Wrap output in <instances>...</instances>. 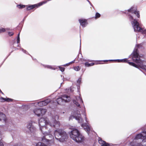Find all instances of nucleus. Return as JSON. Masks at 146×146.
I'll return each mask as SVG.
<instances>
[{
	"label": "nucleus",
	"instance_id": "1",
	"mask_svg": "<svg viewBox=\"0 0 146 146\" xmlns=\"http://www.w3.org/2000/svg\"><path fill=\"white\" fill-rule=\"evenodd\" d=\"M58 119L59 116L57 115L54 116L50 121L43 118H41L39 119L38 123L40 130L42 132H44L45 129L48 130V128L49 127H53L55 128L58 127L60 123L59 121H56Z\"/></svg>",
	"mask_w": 146,
	"mask_h": 146
},
{
	"label": "nucleus",
	"instance_id": "2",
	"mask_svg": "<svg viewBox=\"0 0 146 146\" xmlns=\"http://www.w3.org/2000/svg\"><path fill=\"white\" fill-rule=\"evenodd\" d=\"M139 45L136 46L135 48L130 55L129 58H131L133 61L137 64V65L135 63L131 62H128V63L130 65L134 66L139 69H142L146 71V65L145 64V62L144 60L141 59L140 56H139L137 52V48Z\"/></svg>",
	"mask_w": 146,
	"mask_h": 146
},
{
	"label": "nucleus",
	"instance_id": "3",
	"mask_svg": "<svg viewBox=\"0 0 146 146\" xmlns=\"http://www.w3.org/2000/svg\"><path fill=\"white\" fill-rule=\"evenodd\" d=\"M71 130L69 133L70 138L76 142L79 143L83 141L84 140V137L79 132L78 129L71 127L70 128Z\"/></svg>",
	"mask_w": 146,
	"mask_h": 146
},
{
	"label": "nucleus",
	"instance_id": "4",
	"mask_svg": "<svg viewBox=\"0 0 146 146\" xmlns=\"http://www.w3.org/2000/svg\"><path fill=\"white\" fill-rule=\"evenodd\" d=\"M56 139L60 142H63L68 138V135L66 132L61 129L56 130L54 131Z\"/></svg>",
	"mask_w": 146,
	"mask_h": 146
},
{
	"label": "nucleus",
	"instance_id": "5",
	"mask_svg": "<svg viewBox=\"0 0 146 146\" xmlns=\"http://www.w3.org/2000/svg\"><path fill=\"white\" fill-rule=\"evenodd\" d=\"M50 127L49 128V129L48 130V132L44 130V132H43V133H42L43 135L41 137V140L44 142L47 143L49 141L52 142L51 140L47 139V138H48V137L51 139L53 138V136L50 133L51 131L50 130ZM52 143L54 144L53 142H52Z\"/></svg>",
	"mask_w": 146,
	"mask_h": 146
},
{
	"label": "nucleus",
	"instance_id": "6",
	"mask_svg": "<svg viewBox=\"0 0 146 146\" xmlns=\"http://www.w3.org/2000/svg\"><path fill=\"white\" fill-rule=\"evenodd\" d=\"M72 118H75L78 121V123H82L83 122V120L81 117L80 112L79 111L75 112L73 116L70 117L69 119H70Z\"/></svg>",
	"mask_w": 146,
	"mask_h": 146
},
{
	"label": "nucleus",
	"instance_id": "7",
	"mask_svg": "<svg viewBox=\"0 0 146 146\" xmlns=\"http://www.w3.org/2000/svg\"><path fill=\"white\" fill-rule=\"evenodd\" d=\"M46 109L42 108H36L33 110V112L35 114L38 116L43 115L45 114L46 112Z\"/></svg>",
	"mask_w": 146,
	"mask_h": 146
},
{
	"label": "nucleus",
	"instance_id": "8",
	"mask_svg": "<svg viewBox=\"0 0 146 146\" xmlns=\"http://www.w3.org/2000/svg\"><path fill=\"white\" fill-rule=\"evenodd\" d=\"M35 123L34 122L30 121L27 123V127L29 133L33 132L35 130L36 128L33 125Z\"/></svg>",
	"mask_w": 146,
	"mask_h": 146
},
{
	"label": "nucleus",
	"instance_id": "9",
	"mask_svg": "<svg viewBox=\"0 0 146 146\" xmlns=\"http://www.w3.org/2000/svg\"><path fill=\"white\" fill-rule=\"evenodd\" d=\"M76 100H73V103L76 105L78 107L80 106V104L83 103L82 98L81 97V95L80 94V96H77L76 97Z\"/></svg>",
	"mask_w": 146,
	"mask_h": 146
},
{
	"label": "nucleus",
	"instance_id": "10",
	"mask_svg": "<svg viewBox=\"0 0 146 146\" xmlns=\"http://www.w3.org/2000/svg\"><path fill=\"white\" fill-rule=\"evenodd\" d=\"M50 99H47L44 101L40 102L38 103V105L39 106L42 107L46 105L51 102Z\"/></svg>",
	"mask_w": 146,
	"mask_h": 146
},
{
	"label": "nucleus",
	"instance_id": "11",
	"mask_svg": "<svg viewBox=\"0 0 146 146\" xmlns=\"http://www.w3.org/2000/svg\"><path fill=\"white\" fill-rule=\"evenodd\" d=\"M81 126L84 128L85 131L87 132L89 135V132L91 130V128L88 125L87 123L82 124H81Z\"/></svg>",
	"mask_w": 146,
	"mask_h": 146
},
{
	"label": "nucleus",
	"instance_id": "12",
	"mask_svg": "<svg viewBox=\"0 0 146 146\" xmlns=\"http://www.w3.org/2000/svg\"><path fill=\"white\" fill-rule=\"evenodd\" d=\"M61 97L64 102H68L70 101V97L66 95H62Z\"/></svg>",
	"mask_w": 146,
	"mask_h": 146
},
{
	"label": "nucleus",
	"instance_id": "13",
	"mask_svg": "<svg viewBox=\"0 0 146 146\" xmlns=\"http://www.w3.org/2000/svg\"><path fill=\"white\" fill-rule=\"evenodd\" d=\"M79 21L80 25L83 27H85L87 25V20L85 19H80Z\"/></svg>",
	"mask_w": 146,
	"mask_h": 146
},
{
	"label": "nucleus",
	"instance_id": "14",
	"mask_svg": "<svg viewBox=\"0 0 146 146\" xmlns=\"http://www.w3.org/2000/svg\"><path fill=\"white\" fill-rule=\"evenodd\" d=\"M6 120L5 115L2 112H0V121H3L5 123Z\"/></svg>",
	"mask_w": 146,
	"mask_h": 146
},
{
	"label": "nucleus",
	"instance_id": "15",
	"mask_svg": "<svg viewBox=\"0 0 146 146\" xmlns=\"http://www.w3.org/2000/svg\"><path fill=\"white\" fill-rule=\"evenodd\" d=\"M143 138H144V137L142 133V132L141 133L137 134L135 137L134 139V140H137L139 139H142Z\"/></svg>",
	"mask_w": 146,
	"mask_h": 146
},
{
	"label": "nucleus",
	"instance_id": "16",
	"mask_svg": "<svg viewBox=\"0 0 146 146\" xmlns=\"http://www.w3.org/2000/svg\"><path fill=\"white\" fill-rule=\"evenodd\" d=\"M137 141H136V142L135 143L134 141L131 142L130 145V146H142V142L141 144L140 143H137Z\"/></svg>",
	"mask_w": 146,
	"mask_h": 146
},
{
	"label": "nucleus",
	"instance_id": "17",
	"mask_svg": "<svg viewBox=\"0 0 146 146\" xmlns=\"http://www.w3.org/2000/svg\"><path fill=\"white\" fill-rule=\"evenodd\" d=\"M0 100L1 102H4L5 101L9 102L12 101V99L10 98H5L2 97H1L0 98Z\"/></svg>",
	"mask_w": 146,
	"mask_h": 146
},
{
	"label": "nucleus",
	"instance_id": "18",
	"mask_svg": "<svg viewBox=\"0 0 146 146\" xmlns=\"http://www.w3.org/2000/svg\"><path fill=\"white\" fill-rule=\"evenodd\" d=\"M56 101L58 104L60 105L62 104L64 102L61 97L58 98L56 100Z\"/></svg>",
	"mask_w": 146,
	"mask_h": 146
},
{
	"label": "nucleus",
	"instance_id": "19",
	"mask_svg": "<svg viewBox=\"0 0 146 146\" xmlns=\"http://www.w3.org/2000/svg\"><path fill=\"white\" fill-rule=\"evenodd\" d=\"M2 128V127L0 126V130H1V129ZM2 135L1 132L0 131V136H1ZM2 137H0V146H4L3 143L2 142L1 140V139H2Z\"/></svg>",
	"mask_w": 146,
	"mask_h": 146
},
{
	"label": "nucleus",
	"instance_id": "20",
	"mask_svg": "<svg viewBox=\"0 0 146 146\" xmlns=\"http://www.w3.org/2000/svg\"><path fill=\"white\" fill-rule=\"evenodd\" d=\"M36 6V5H31L28 6L27 8V10H29L31 9H33Z\"/></svg>",
	"mask_w": 146,
	"mask_h": 146
},
{
	"label": "nucleus",
	"instance_id": "21",
	"mask_svg": "<svg viewBox=\"0 0 146 146\" xmlns=\"http://www.w3.org/2000/svg\"><path fill=\"white\" fill-rule=\"evenodd\" d=\"M94 63H89L88 62H86L85 63V66H87V67H89L90 66H92L93 65H94Z\"/></svg>",
	"mask_w": 146,
	"mask_h": 146
},
{
	"label": "nucleus",
	"instance_id": "22",
	"mask_svg": "<svg viewBox=\"0 0 146 146\" xmlns=\"http://www.w3.org/2000/svg\"><path fill=\"white\" fill-rule=\"evenodd\" d=\"M36 146H47L44 143L40 142H39L38 143H37L36 145Z\"/></svg>",
	"mask_w": 146,
	"mask_h": 146
},
{
	"label": "nucleus",
	"instance_id": "23",
	"mask_svg": "<svg viewBox=\"0 0 146 146\" xmlns=\"http://www.w3.org/2000/svg\"><path fill=\"white\" fill-rule=\"evenodd\" d=\"M98 142H99V143H100V144H101V145H102L103 143H106L105 141L102 140V139L100 138H99Z\"/></svg>",
	"mask_w": 146,
	"mask_h": 146
},
{
	"label": "nucleus",
	"instance_id": "24",
	"mask_svg": "<svg viewBox=\"0 0 146 146\" xmlns=\"http://www.w3.org/2000/svg\"><path fill=\"white\" fill-rule=\"evenodd\" d=\"M17 7L19 9H22L24 8L25 5H17Z\"/></svg>",
	"mask_w": 146,
	"mask_h": 146
},
{
	"label": "nucleus",
	"instance_id": "25",
	"mask_svg": "<svg viewBox=\"0 0 146 146\" xmlns=\"http://www.w3.org/2000/svg\"><path fill=\"white\" fill-rule=\"evenodd\" d=\"M142 146H146V139H144L142 140Z\"/></svg>",
	"mask_w": 146,
	"mask_h": 146
},
{
	"label": "nucleus",
	"instance_id": "26",
	"mask_svg": "<svg viewBox=\"0 0 146 146\" xmlns=\"http://www.w3.org/2000/svg\"><path fill=\"white\" fill-rule=\"evenodd\" d=\"M6 31V29L5 28H1L0 29V34L3 33H4Z\"/></svg>",
	"mask_w": 146,
	"mask_h": 146
},
{
	"label": "nucleus",
	"instance_id": "27",
	"mask_svg": "<svg viewBox=\"0 0 146 146\" xmlns=\"http://www.w3.org/2000/svg\"><path fill=\"white\" fill-rule=\"evenodd\" d=\"M74 69L75 70L78 71L80 70V68L78 66L74 67Z\"/></svg>",
	"mask_w": 146,
	"mask_h": 146
},
{
	"label": "nucleus",
	"instance_id": "28",
	"mask_svg": "<svg viewBox=\"0 0 146 146\" xmlns=\"http://www.w3.org/2000/svg\"><path fill=\"white\" fill-rule=\"evenodd\" d=\"M100 16V15L98 13H96V14L95 19H97L99 18Z\"/></svg>",
	"mask_w": 146,
	"mask_h": 146
},
{
	"label": "nucleus",
	"instance_id": "29",
	"mask_svg": "<svg viewBox=\"0 0 146 146\" xmlns=\"http://www.w3.org/2000/svg\"><path fill=\"white\" fill-rule=\"evenodd\" d=\"M118 62H127V59L125 58L121 60H117Z\"/></svg>",
	"mask_w": 146,
	"mask_h": 146
},
{
	"label": "nucleus",
	"instance_id": "30",
	"mask_svg": "<svg viewBox=\"0 0 146 146\" xmlns=\"http://www.w3.org/2000/svg\"><path fill=\"white\" fill-rule=\"evenodd\" d=\"M19 35H20V33H19L18 34V35H17V42L18 43H19L20 42V41Z\"/></svg>",
	"mask_w": 146,
	"mask_h": 146
},
{
	"label": "nucleus",
	"instance_id": "31",
	"mask_svg": "<svg viewBox=\"0 0 146 146\" xmlns=\"http://www.w3.org/2000/svg\"><path fill=\"white\" fill-rule=\"evenodd\" d=\"M75 61V60H74L73 61H72L70 62L69 63H67V64H64V66H68L69 65H70V64L72 63H73Z\"/></svg>",
	"mask_w": 146,
	"mask_h": 146
},
{
	"label": "nucleus",
	"instance_id": "32",
	"mask_svg": "<svg viewBox=\"0 0 146 146\" xmlns=\"http://www.w3.org/2000/svg\"><path fill=\"white\" fill-rule=\"evenodd\" d=\"M59 68L60 69V70L62 72H63L65 70V68L63 67H61L60 66H59Z\"/></svg>",
	"mask_w": 146,
	"mask_h": 146
},
{
	"label": "nucleus",
	"instance_id": "33",
	"mask_svg": "<svg viewBox=\"0 0 146 146\" xmlns=\"http://www.w3.org/2000/svg\"><path fill=\"white\" fill-rule=\"evenodd\" d=\"M109 144L108 143L106 142L102 144L101 146H109Z\"/></svg>",
	"mask_w": 146,
	"mask_h": 146
},
{
	"label": "nucleus",
	"instance_id": "34",
	"mask_svg": "<svg viewBox=\"0 0 146 146\" xmlns=\"http://www.w3.org/2000/svg\"><path fill=\"white\" fill-rule=\"evenodd\" d=\"M81 81V78L80 77L78 78V80H77V83L78 84H80V83Z\"/></svg>",
	"mask_w": 146,
	"mask_h": 146
},
{
	"label": "nucleus",
	"instance_id": "35",
	"mask_svg": "<svg viewBox=\"0 0 146 146\" xmlns=\"http://www.w3.org/2000/svg\"><path fill=\"white\" fill-rule=\"evenodd\" d=\"M144 138L146 137V131H144L142 132Z\"/></svg>",
	"mask_w": 146,
	"mask_h": 146
},
{
	"label": "nucleus",
	"instance_id": "36",
	"mask_svg": "<svg viewBox=\"0 0 146 146\" xmlns=\"http://www.w3.org/2000/svg\"><path fill=\"white\" fill-rule=\"evenodd\" d=\"M46 67H47V68L49 69H54L55 70L54 68H53L51 66H49V65H47L46 66Z\"/></svg>",
	"mask_w": 146,
	"mask_h": 146
},
{
	"label": "nucleus",
	"instance_id": "37",
	"mask_svg": "<svg viewBox=\"0 0 146 146\" xmlns=\"http://www.w3.org/2000/svg\"><path fill=\"white\" fill-rule=\"evenodd\" d=\"M8 34L10 36L13 35L14 34V33L13 32H8Z\"/></svg>",
	"mask_w": 146,
	"mask_h": 146
},
{
	"label": "nucleus",
	"instance_id": "38",
	"mask_svg": "<svg viewBox=\"0 0 146 146\" xmlns=\"http://www.w3.org/2000/svg\"><path fill=\"white\" fill-rule=\"evenodd\" d=\"M21 50L24 53L26 54H28V52L26 50H24L23 48H21Z\"/></svg>",
	"mask_w": 146,
	"mask_h": 146
},
{
	"label": "nucleus",
	"instance_id": "39",
	"mask_svg": "<svg viewBox=\"0 0 146 146\" xmlns=\"http://www.w3.org/2000/svg\"><path fill=\"white\" fill-rule=\"evenodd\" d=\"M84 115L85 116V120L86 121V122L87 123V118H86V114L85 112L84 113Z\"/></svg>",
	"mask_w": 146,
	"mask_h": 146
},
{
	"label": "nucleus",
	"instance_id": "40",
	"mask_svg": "<svg viewBox=\"0 0 146 146\" xmlns=\"http://www.w3.org/2000/svg\"><path fill=\"white\" fill-rule=\"evenodd\" d=\"M5 29H6V31H9V30H10V28H5Z\"/></svg>",
	"mask_w": 146,
	"mask_h": 146
},
{
	"label": "nucleus",
	"instance_id": "41",
	"mask_svg": "<svg viewBox=\"0 0 146 146\" xmlns=\"http://www.w3.org/2000/svg\"><path fill=\"white\" fill-rule=\"evenodd\" d=\"M81 61H83V60L84 61H86V60H83L82 59H81Z\"/></svg>",
	"mask_w": 146,
	"mask_h": 146
},
{
	"label": "nucleus",
	"instance_id": "42",
	"mask_svg": "<svg viewBox=\"0 0 146 146\" xmlns=\"http://www.w3.org/2000/svg\"><path fill=\"white\" fill-rule=\"evenodd\" d=\"M87 0L88 1V2H89V3H90V4H91V2H90L89 1H88V0Z\"/></svg>",
	"mask_w": 146,
	"mask_h": 146
},
{
	"label": "nucleus",
	"instance_id": "43",
	"mask_svg": "<svg viewBox=\"0 0 146 146\" xmlns=\"http://www.w3.org/2000/svg\"><path fill=\"white\" fill-rule=\"evenodd\" d=\"M81 40H80V47H81Z\"/></svg>",
	"mask_w": 146,
	"mask_h": 146
},
{
	"label": "nucleus",
	"instance_id": "44",
	"mask_svg": "<svg viewBox=\"0 0 146 146\" xmlns=\"http://www.w3.org/2000/svg\"><path fill=\"white\" fill-rule=\"evenodd\" d=\"M109 60L110 61H113L114 60Z\"/></svg>",
	"mask_w": 146,
	"mask_h": 146
},
{
	"label": "nucleus",
	"instance_id": "45",
	"mask_svg": "<svg viewBox=\"0 0 146 146\" xmlns=\"http://www.w3.org/2000/svg\"><path fill=\"white\" fill-rule=\"evenodd\" d=\"M1 93L2 94H3V93L2 92H1Z\"/></svg>",
	"mask_w": 146,
	"mask_h": 146
},
{
	"label": "nucleus",
	"instance_id": "46",
	"mask_svg": "<svg viewBox=\"0 0 146 146\" xmlns=\"http://www.w3.org/2000/svg\"><path fill=\"white\" fill-rule=\"evenodd\" d=\"M89 3L92 5H92L91 3V4H90V3Z\"/></svg>",
	"mask_w": 146,
	"mask_h": 146
},
{
	"label": "nucleus",
	"instance_id": "47",
	"mask_svg": "<svg viewBox=\"0 0 146 146\" xmlns=\"http://www.w3.org/2000/svg\"><path fill=\"white\" fill-rule=\"evenodd\" d=\"M1 92L2 91L1 90H0V92Z\"/></svg>",
	"mask_w": 146,
	"mask_h": 146
},
{
	"label": "nucleus",
	"instance_id": "48",
	"mask_svg": "<svg viewBox=\"0 0 146 146\" xmlns=\"http://www.w3.org/2000/svg\"><path fill=\"white\" fill-rule=\"evenodd\" d=\"M108 61V60H105V61Z\"/></svg>",
	"mask_w": 146,
	"mask_h": 146
},
{
	"label": "nucleus",
	"instance_id": "49",
	"mask_svg": "<svg viewBox=\"0 0 146 146\" xmlns=\"http://www.w3.org/2000/svg\"><path fill=\"white\" fill-rule=\"evenodd\" d=\"M78 58H79V57H78Z\"/></svg>",
	"mask_w": 146,
	"mask_h": 146
}]
</instances>
